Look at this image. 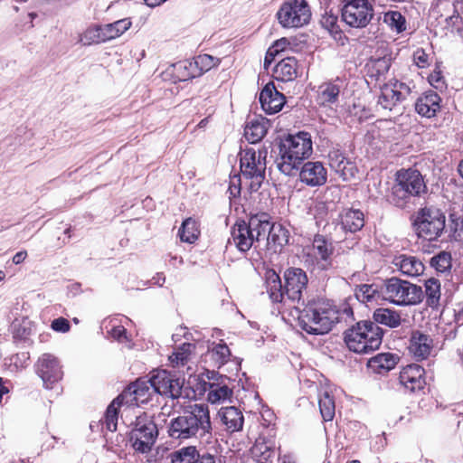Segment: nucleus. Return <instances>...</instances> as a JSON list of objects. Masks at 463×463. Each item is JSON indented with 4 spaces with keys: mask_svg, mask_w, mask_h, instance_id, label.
I'll return each instance as SVG.
<instances>
[{
    "mask_svg": "<svg viewBox=\"0 0 463 463\" xmlns=\"http://www.w3.org/2000/svg\"><path fill=\"white\" fill-rule=\"evenodd\" d=\"M382 329L372 321H360L345 332V342L350 351L368 354L382 344Z\"/></svg>",
    "mask_w": 463,
    "mask_h": 463,
    "instance_id": "7ed1b4c3",
    "label": "nucleus"
},
{
    "mask_svg": "<svg viewBox=\"0 0 463 463\" xmlns=\"http://www.w3.org/2000/svg\"><path fill=\"white\" fill-rule=\"evenodd\" d=\"M228 378L219 376L221 382H213L209 383L207 399L211 403H219L229 399L232 394V390L224 383Z\"/></svg>",
    "mask_w": 463,
    "mask_h": 463,
    "instance_id": "2f4dec72",
    "label": "nucleus"
},
{
    "mask_svg": "<svg viewBox=\"0 0 463 463\" xmlns=\"http://www.w3.org/2000/svg\"><path fill=\"white\" fill-rule=\"evenodd\" d=\"M445 221L446 217L440 210L424 207L417 212L413 226L419 238L431 241L442 234Z\"/></svg>",
    "mask_w": 463,
    "mask_h": 463,
    "instance_id": "0eeeda50",
    "label": "nucleus"
},
{
    "mask_svg": "<svg viewBox=\"0 0 463 463\" xmlns=\"http://www.w3.org/2000/svg\"><path fill=\"white\" fill-rule=\"evenodd\" d=\"M124 402L118 396L113 402L109 405L105 417H104V424L108 430L116 431L118 425V409L120 405H123Z\"/></svg>",
    "mask_w": 463,
    "mask_h": 463,
    "instance_id": "c03bdc74",
    "label": "nucleus"
},
{
    "mask_svg": "<svg viewBox=\"0 0 463 463\" xmlns=\"http://www.w3.org/2000/svg\"><path fill=\"white\" fill-rule=\"evenodd\" d=\"M131 24V21L128 18H125L111 24L101 25L105 43L121 36L130 28Z\"/></svg>",
    "mask_w": 463,
    "mask_h": 463,
    "instance_id": "4c0bfd02",
    "label": "nucleus"
},
{
    "mask_svg": "<svg viewBox=\"0 0 463 463\" xmlns=\"http://www.w3.org/2000/svg\"><path fill=\"white\" fill-rule=\"evenodd\" d=\"M260 102L267 114H275L282 109L285 97L277 90L273 82H269L260 93Z\"/></svg>",
    "mask_w": 463,
    "mask_h": 463,
    "instance_id": "412c9836",
    "label": "nucleus"
},
{
    "mask_svg": "<svg viewBox=\"0 0 463 463\" xmlns=\"http://www.w3.org/2000/svg\"><path fill=\"white\" fill-rule=\"evenodd\" d=\"M219 63L220 59L209 54H201L195 58L194 64L199 69V73L201 74L208 71L213 67L218 66Z\"/></svg>",
    "mask_w": 463,
    "mask_h": 463,
    "instance_id": "8fccbe9b",
    "label": "nucleus"
},
{
    "mask_svg": "<svg viewBox=\"0 0 463 463\" xmlns=\"http://www.w3.org/2000/svg\"><path fill=\"white\" fill-rule=\"evenodd\" d=\"M459 19V16L458 14H452L446 18V22L448 24H454Z\"/></svg>",
    "mask_w": 463,
    "mask_h": 463,
    "instance_id": "69168bd1",
    "label": "nucleus"
},
{
    "mask_svg": "<svg viewBox=\"0 0 463 463\" xmlns=\"http://www.w3.org/2000/svg\"><path fill=\"white\" fill-rule=\"evenodd\" d=\"M304 160L298 157L284 148L279 146V153L276 159V165L279 172L286 175L293 176L296 175L299 170L300 166L303 165Z\"/></svg>",
    "mask_w": 463,
    "mask_h": 463,
    "instance_id": "bb28decb",
    "label": "nucleus"
},
{
    "mask_svg": "<svg viewBox=\"0 0 463 463\" xmlns=\"http://www.w3.org/2000/svg\"><path fill=\"white\" fill-rule=\"evenodd\" d=\"M52 328L56 332L66 333L70 330L69 321L63 317H59L52 322Z\"/></svg>",
    "mask_w": 463,
    "mask_h": 463,
    "instance_id": "864d4df0",
    "label": "nucleus"
},
{
    "mask_svg": "<svg viewBox=\"0 0 463 463\" xmlns=\"http://www.w3.org/2000/svg\"><path fill=\"white\" fill-rule=\"evenodd\" d=\"M383 22L397 33H400L406 29L405 17L397 11H390L385 13Z\"/></svg>",
    "mask_w": 463,
    "mask_h": 463,
    "instance_id": "de8ad7c7",
    "label": "nucleus"
},
{
    "mask_svg": "<svg viewBox=\"0 0 463 463\" xmlns=\"http://www.w3.org/2000/svg\"><path fill=\"white\" fill-rule=\"evenodd\" d=\"M207 122H208V118H203V119H202V120L199 122L198 127H199V128H204V127L206 126Z\"/></svg>",
    "mask_w": 463,
    "mask_h": 463,
    "instance_id": "338daca9",
    "label": "nucleus"
},
{
    "mask_svg": "<svg viewBox=\"0 0 463 463\" xmlns=\"http://www.w3.org/2000/svg\"><path fill=\"white\" fill-rule=\"evenodd\" d=\"M150 380L155 392L172 399H178L182 394L184 379L176 377L166 370L156 371Z\"/></svg>",
    "mask_w": 463,
    "mask_h": 463,
    "instance_id": "4468645a",
    "label": "nucleus"
},
{
    "mask_svg": "<svg viewBox=\"0 0 463 463\" xmlns=\"http://www.w3.org/2000/svg\"><path fill=\"white\" fill-rule=\"evenodd\" d=\"M166 0H145L146 4L150 7H156Z\"/></svg>",
    "mask_w": 463,
    "mask_h": 463,
    "instance_id": "0e129e2a",
    "label": "nucleus"
},
{
    "mask_svg": "<svg viewBox=\"0 0 463 463\" xmlns=\"http://www.w3.org/2000/svg\"><path fill=\"white\" fill-rule=\"evenodd\" d=\"M277 17L283 27L297 28L309 22L311 13L305 0H288L278 11Z\"/></svg>",
    "mask_w": 463,
    "mask_h": 463,
    "instance_id": "9b49d317",
    "label": "nucleus"
},
{
    "mask_svg": "<svg viewBox=\"0 0 463 463\" xmlns=\"http://www.w3.org/2000/svg\"><path fill=\"white\" fill-rule=\"evenodd\" d=\"M334 246L321 234L315 235L312 244L304 248L305 263L312 271L327 270L332 267Z\"/></svg>",
    "mask_w": 463,
    "mask_h": 463,
    "instance_id": "1a4fd4ad",
    "label": "nucleus"
},
{
    "mask_svg": "<svg viewBox=\"0 0 463 463\" xmlns=\"http://www.w3.org/2000/svg\"><path fill=\"white\" fill-rule=\"evenodd\" d=\"M329 165L344 181L351 180L355 176L357 168L339 150H333L328 154Z\"/></svg>",
    "mask_w": 463,
    "mask_h": 463,
    "instance_id": "4be33fe9",
    "label": "nucleus"
},
{
    "mask_svg": "<svg viewBox=\"0 0 463 463\" xmlns=\"http://www.w3.org/2000/svg\"><path fill=\"white\" fill-rule=\"evenodd\" d=\"M432 339L419 331L414 332L411 337L410 351L418 359L427 358L432 349Z\"/></svg>",
    "mask_w": 463,
    "mask_h": 463,
    "instance_id": "7c9ffc66",
    "label": "nucleus"
},
{
    "mask_svg": "<svg viewBox=\"0 0 463 463\" xmlns=\"http://www.w3.org/2000/svg\"><path fill=\"white\" fill-rule=\"evenodd\" d=\"M342 19L351 27L364 28L373 17V8L368 0H345Z\"/></svg>",
    "mask_w": 463,
    "mask_h": 463,
    "instance_id": "f8f14e48",
    "label": "nucleus"
},
{
    "mask_svg": "<svg viewBox=\"0 0 463 463\" xmlns=\"http://www.w3.org/2000/svg\"><path fill=\"white\" fill-rule=\"evenodd\" d=\"M194 463H216L215 457L210 453L200 454L198 452V457Z\"/></svg>",
    "mask_w": 463,
    "mask_h": 463,
    "instance_id": "13d9d810",
    "label": "nucleus"
},
{
    "mask_svg": "<svg viewBox=\"0 0 463 463\" xmlns=\"http://www.w3.org/2000/svg\"><path fill=\"white\" fill-rule=\"evenodd\" d=\"M266 287L269 298L273 302H281L285 292L282 290V284L279 276L273 270L266 272Z\"/></svg>",
    "mask_w": 463,
    "mask_h": 463,
    "instance_id": "e433bc0d",
    "label": "nucleus"
},
{
    "mask_svg": "<svg viewBox=\"0 0 463 463\" xmlns=\"http://www.w3.org/2000/svg\"><path fill=\"white\" fill-rule=\"evenodd\" d=\"M429 81L436 89H440L444 85L441 73L436 71L430 74Z\"/></svg>",
    "mask_w": 463,
    "mask_h": 463,
    "instance_id": "5fc2aeb1",
    "label": "nucleus"
},
{
    "mask_svg": "<svg viewBox=\"0 0 463 463\" xmlns=\"http://www.w3.org/2000/svg\"><path fill=\"white\" fill-rule=\"evenodd\" d=\"M219 376L220 375L214 371H207L206 373V377L213 382H221V380H218Z\"/></svg>",
    "mask_w": 463,
    "mask_h": 463,
    "instance_id": "e2e57ef3",
    "label": "nucleus"
},
{
    "mask_svg": "<svg viewBox=\"0 0 463 463\" xmlns=\"http://www.w3.org/2000/svg\"><path fill=\"white\" fill-rule=\"evenodd\" d=\"M299 311L298 320L299 326L311 335H324L328 333L334 324L342 319L351 317V307L344 305L338 310L329 301L325 299H311Z\"/></svg>",
    "mask_w": 463,
    "mask_h": 463,
    "instance_id": "f257e3e1",
    "label": "nucleus"
},
{
    "mask_svg": "<svg viewBox=\"0 0 463 463\" xmlns=\"http://www.w3.org/2000/svg\"><path fill=\"white\" fill-rule=\"evenodd\" d=\"M269 121L262 117L254 116L247 120L244 128V137L250 143L260 141L269 128Z\"/></svg>",
    "mask_w": 463,
    "mask_h": 463,
    "instance_id": "cd10ccee",
    "label": "nucleus"
},
{
    "mask_svg": "<svg viewBox=\"0 0 463 463\" xmlns=\"http://www.w3.org/2000/svg\"><path fill=\"white\" fill-rule=\"evenodd\" d=\"M178 234L182 241L194 243L200 234L196 221L192 218L185 219L179 229Z\"/></svg>",
    "mask_w": 463,
    "mask_h": 463,
    "instance_id": "a19ab883",
    "label": "nucleus"
},
{
    "mask_svg": "<svg viewBox=\"0 0 463 463\" xmlns=\"http://www.w3.org/2000/svg\"><path fill=\"white\" fill-rule=\"evenodd\" d=\"M340 87L332 82H325L319 86L317 101L319 105L326 107L338 100Z\"/></svg>",
    "mask_w": 463,
    "mask_h": 463,
    "instance_id": "c9c22d12",
    "label": "nucleus"
},
{
    "mask_svg": "<svg viewBox=\"0 0 463 463\" xmlns=\"http://www.w3.org/2000/svg\"><path fill=\"white\" fill-rule=\"evenodd\" d=\"M235 181L240 183L241 182L240 177L235 175L231 181L232 184L229 187V191H230L231 195H232V196H236L237 194H239L240 189H241L240 184H236Z\"/></svg>",
    "mask_w": 463,
    "mask_h": 463,
    "instance_id": "bf43d9fd",
    "label": "nucleus"
},
{
    "mask_svg": "<svg viewBox=\"0 0 463 463\" xmlns=\"http://www.w3.org/2000/svg\"><path fill=\"white\" fill-rule=\"evenodd\" d=\"M426 303L429 307L436 308L439 305L440 300V282L434 278H430L424 282Z\"/></svg>",
    "mask_w": 463,
    "mask_h": 463,
    "instance_id": "58836bf2",
    "label": "nucleus"
},
{
    "mask_svg": "<svg viewBox=\"0 0 463 463\" xmlns=\"http://www.w3.org/2000/svg\"><path fill=\"white\" fill-rule=\"evenodd\" d=\"M413 60L419 68H425L429 65V56L422 49L414 52Z\"/></svg>",
    "mask_w": 463,
    "mask_h": 463,
    "instance_id": "603ef678",
    "label": "nucleus"
},
{
    "mask_svg": "<svg viewBox=\"0 0 463 463\" xmlns=\"http://www.w3.org/2000/svg\"><path fill=\"white\" fill-rule=\"evenodd\" d=\"M458 173L460 174V175L462 176L463 178V161H461L458 165Z\"/></svg>",
    "mask_w": 463,
    "mask_h": 463,
    "instance_id": "774afa93",
    "label": "nucleus"
},
{
    "mask_svg": "<svg viewBox=\"0 0 463 463\" xmlns=\"http://www.w3.org/2000/svg\"><path fill=\"white\" fill-rule=\"evenodd\" d=\"M284 279L285 295L292 301L299 302L308 282L306 272L299 268H289L285 271Z\"/></svg>",
    "mask_w": 463,
    "mask_h": 463,
    "instance_id": "f3484780",
    "label": "nucleus"
},
{
    "mask_svg": "<svg viewBox=\"0 0 463 463\" xmlns=\"http://www.w3.org/2000/svg\"><path fill=\"white\" fill-rule=\"evenodd\" d=\"M354 295L358 301L369 304L377 300L379 291L373 285L363 284L355 288Z\"/></svg>",
    "mask_w": 463,
    "mask_h": 463,
    "instance_id": "49530a36",
    "label": "nucleus"
},
{
    "mask_svg": "<svg viewBox=\"0 0 463 463\" xmlns=\"http://www.w3.org/2000/svg\"><path fill=\"white\" fill-rule=\"evenodd\" d=\"M260 218L263 225L267 224L262 241L266 240L268 244L283 246L288 241V231L280 224H274L269 222V216L265 213H260Z\"/></svg>",
    "mask_w": 463,
    "mask_h": 463,
    "instance_id": "393cba45",
    "label": "nucleus"
},
{
    "mask_svg": "<svg viewBox=\"0 0 463 463\" xmlns=\"http://www.w3.org/2000/svg\"><path fill=\"white\" fill-rule=\"evenodd\" d=\"M397 362V355L390 353H382L368 361V367L374 373H383L393 369Z\"/></svg>",
    "mask_w": 463,
    "mask_h": 463,
    "instance_id": "72a5a7b5",
    "label": "nucleus"
},
{
    "mask_svg": "<svg viewBox=\"0 0 463 463\" xmlns=\"http://www.w3.org/2000/svg\"><path fill=\"white\" fill-rule=\"evenodd\" d=\"M411 93L410 87L397 80H390L381 88L377 107L391 111L398 103L403 101Z\"/></svg>",
    "mask_w": 463,
    "mask_h": 463,
    "instance_id": "2eb2a0df",
    "label": "nucleus"
},
{
    "mask_svg": "<svg viewBox=\"0 0 463 463\" xmlns=\"http://www.w3.org/2000/svg\"><path fill=\"white\" fill-rule=\"evenodd\" d=\"M441 99L438 93L430 90L419 97L415 102V110L426 118L434 117L440 109Z\"/></svg>",
    "mask_w": 463,
    "mask_h": 463,
    "instance_id": "a878e982",
    "label": "nucleus"
},
{
    "mask_svg": "<svg viewBox=\"0 0 463 463\" xmlns=\"http://www.w3.org/2000/svg\"><path fill=\"white\" fill-rule=\"evenodd\" d=\"M373 317L376 325L382 324L390 328H396L402 324L401 313L391 308H377L374 310Z\"/></svg>",
    "mask_w": 463,
    "mask_h": 463,
    "instance_id": "f704fd0d",
    "label": "nucleus"
},
{
    "mask_svg": "<svg viewBox=\"0 0 463 463\" xmlns=\"http://www.w3.org/2000/svg\"><path fill=\"white\" fill-rule=\"evenodd\" d=\"M427 190L421 174L415 169H402L396 173L390 201L399 208H405L411 197L420 196Z\"/></svg>",
    "mask_w": 463,
    "mask_h": 463,
    "instance_id": "20e7f679",
    "label": "nucleus"
},
{
    "mask_svg": "<svg viewBox=\"0 0 463 463\" xmlns=\"http://www.w3.org/2000/svg\"><path fill=\"white\" fill-rule=\"evenodd\" d=\"M392 264L402 275L408 277H417L424 271V265L422 261L412 255H396L393 257Z\"/></svg>",
    "mask_w": 463,
    "mask_h": 463,
    "instance_id": "5701e85b",
    "label": "nucleus"
},
{
    "mask_svg": "<svg viewBox=\"0 0 463 463\" xmlns=\"http://www.w3.org/2000/svg\"><path fill=\"white\" fill-rule=\"evenodd\" d=\"M423 373L424 369L420 365L410 364L400 373V383L411 392L420 390L425 383Z\"/></svg>",
    "mask_w": 463,
    "mask_h": 463,
    "instance_id": "b1692460",
    "label": "nucleus"
},
{
    "mask_svg": "<svg viewBox=\"0 0 463 463\" xmlns=\"http://www.w3.org/2000/svg\"><path fill=\"white\" fill-rule=\"evenodd\" d=\"M257 463H275L279 460V450L273 439L259 437L250 449Z\"/></svg>",
    "mask_w": 463,
    "mask_h": 463,
    "instance_id": "aec40b11",
    "label": "nucleus"
},
{
    "mask_svg": "<svg viewBox=\"0 0 463 463\" xmlns=\"http://www.w3.org/2000/svg\"><path fill=\"white\" fill-rule=\"evenodd\" d=\"M319 409L325 420H332L335 416V402L328 392H325L319 398Z\"/></svg>",
    "mask_w": 463,
    "mask_h": 463,
    "instance_id": "09e8293b",
    "label": "nucleus"
},
{
    "mask_svg": "<svg viewBox=\"0 0 463 463\" xmlns=\"http://www.w3.org/2000/svg\"><path fill=\"white\" fill-rule=\"evenodd\" d=\"M279 146L302 160L308 158L313 152L311 136L307 132L288 136Z\"/></svg>",
    "mask_w": 463,
    "mask_h": 463,
    "instance_id": "a211bd4d",
    "label": "nucleus"
},
{
    "mask_svg": "<svg viewBox=\"0 0 463 463\" xmlns=\"http://www.w3.org/2000/svg\"><path fill=\"white\" fill-rule=\"evenodd\" d=\"M34 368L46 389H52L63 377L60 361L52 354H43L35 363Z\"/></svg>",
    "mask_w": 463,
    "mask_h": 463,
    "instance_id": "ddd939ff",
    "label": "nucleus"
},
{
    "mask_svg": "<svg viewBox=\"0 0 463 463\" xmlns=\"http://www.w3.org/2000/svg\"><path fill=\"white\" fill-rule=\"evenodd\" d=\"M26 257L27 252L25 250H21L13 257V262L16 265L20 264L25 260Z\"/></svg>",
    "mask_w": 463,
    "mask_h": 463,
    "instance_id": "680f3d73",
    "label": "nucleus"
},
{
    "mask_svg": "<svg viewBox=\"0 0 463 463\" xmlns=\"http://www.w3.org/2000/svg\"><path fill=\"white\" fill-rule=\"evenodd\" d=\"M289 45V42L287 38H280L279 40L276 41L271 46L270 49H274L276 51L277 55H279L280 52L287 50L288 46Z\"/></svg>",
    "mask_w": 463,
    "mask_h": 463,
    "instance_id": "6e6d98bb",
    "label": "nucleus"
},
{
    "mask_svg": "<svg viewBox=\"0 0 463 463\" xmlns=\"http://www.w3.org/2000/svg\"><path fill=\"white\" fill-rule=\"evenodd\" d=\"M298 76V61L294 57L282 59L273 70L275 80L288 82L294 80Z\"/></svg>",
    "mask_w": 463,
    "mask_h": 463,
    "instance_id": "c756f323",
    "label": "nucleus"
},
{
    "mask_svg": "<svg viewBox=\"0 0 463 463\" xmlns=\"http://www.w3.org/2000/svg\"><path fill=\"white\" fill-rule=\"evenodd\" d=\"M340 218L342 228L350 232L360 231L364 225V215L360 210H344Z\"/></svg>",
    "mask_w": 463,
    "mask_h": 463,
    "instance_id": "473e14b6",
    "label": "nucleus"
},
{
    "mask_svg": "<svg viewBox=\"0 0 463 463\" xmlns=\"http://www.w3.org/2000/svg\"><path fill=\"white\" fill-rule=\"evenodd\" d=\"M83 45L99 44L105 43L101 25L94 24L88 27L80 36Z\"/></svg>",
    "mask_w": 463,
    "mask_h": 463,
    "instance_id": "37998d69",
    "label": "nucleus"
},
{
    "mask_svg": "<svg viewBox=\"0 0 463 463\" xmlns=\"http://www.w3.org/2000/svg\"><path fill=\"white\" fill-rule=\"evenodd\" d=\"M431 266L439 272H445L451 267V256L449 252L441 251L430 260Z\"/></svg>",
    "mask_w": 463,
    "mask_h": 463,
    "instance_id": "3c124183",
    "label": "nucleus"
},
{
    "mask_svg": "<svg viewBox=\"0 0 463 463\" xmlns=\"http://www.w3.org/2000/svg\"><path fill=\"white\" fill-rule=\"evenodd\" d=\"M209 355L214 362V364L220 368L229 361L231 351L226 344L220 343L209 350Z\"/></svg>",
    "mask_w": 463,
    "mask_h": 463,
    "instance_id": "a18cd8bd",
    "label": "nucleus"
},
{
    "mask_svg": "<svg viewBox=\"0 0 463 463\" xmlns=\"http://www.w3.org/2000/svg\"><path fill=\"white\" fill-rule=\"evenodd\" d=\"M266 157L265 149L248 148L241 153V173L253 192L259 190L265 180Z\"/></svg>",
    "mask_w": 463,
    "mask_h": 463,
    "instance_id": "423d86ee",
    "label": "nucleus"
},
{
    "mask_svg": "<svg viewBox=\"0 0 463 463\" xmlns=\"http://www.w3.org/2000/svg\"><path fill=\"white\" fill-rule=\"evenodd\" d=\"M298 174L299 180L310 187L321 186L327 180V171L319 161L304 163Z\"/></svg>",
    "mask_w": 463,
    "mask_h": 463,
    "instance_id": "6ab92c4d",
    "label": "nucleus"
},
{
    "mask_svg": "<svg viewBox=\"0 0 463 463\" xmlns=\"http://www.w3.org/2000/svg\"><path fill=\"white\" fill-rule=\"evenodd\" d=\"M111 337L118 341L126 338V329L123 326H113L109 332Z\"/></svg>",
    "mask_w": 463,
    "mask_h": 463,
    "instance_id": "4d7b16f0",
    "label": "nucleus"
},
{
    "mask_svg": "<svg viewBox=\"0 0 463 463\" xmlns=\"http://www.w3.org/2000/svg\"><path fill=\"white\" fill-rule=\"evenodd\" d=\"M197 457L198 450L194 446L183 447L168 456L171 463H194Z\"/></svg>",
    "mask_w": 463,
    "mask_h": 463,
    "instance_id": "79ce46f5",
    "label": "nucleus"
},
{
    "mask_svg": "<svg viewBox=\"0 0 463 463\" xmlns=\"http://www.w3.org/2000/svg\"><path fill=\"white\" fill-rule=\"evenodd\" d=\"M277 56L276 51L274 49H268L265 59H264V68L268 69L269 66L272 63L273 60Z\"/></svg>",
    "mask_w": 463,
    "mask_h": 463,
    "instance_id": "052dcab7",
    "label": "nucleus"
},
{
    "mask_svg": "<svg viewBox=\"0 0 463 463\" xmlns=\"http://www.w3.org/2000/svg\"><path fill=\"white\" fill-rule=\"evenodd\" d=\"M221 421L229 432L240 431L242 430L244 417L242 412L234 406L223 407L219 411Z\"/></svg>",
    "mask_w": 463,
    "mask_h": 463,
    "instance_id": "c85d7f7f",
    "label": "nucleus"
},
{
    "mask_svg": "<svg viewBox=\"0 0 463 463\" xmlns=\"http://www.w3.org/2000/svg\"><path fill=\"white\" fill-rule=\"evenodd\" d=\"M135 422V427L130 432L132 447L138 452L147 453L151 450L158 434L156 425L146 413L137 416Z\"/></svg>",
    "mask_w": 463,
    "mask_h": 463,
    "instance_id": "9d476101",
    "label": "nucleus"
},
{
    "mask_svg": "<svg viewBox=\"0 0 463 463\" xmlns=\"http://www.w3.org/2000/svg\"><path fill=\"white\" fill-rule=\"evenodd\" d=\"M154 392L150 379L137 380L128 385L118 397L128 406H138L147 402Z\"/></svg>",
    "mask_w": 463,
    "mask_h": 463,
    "instance_id": "dca6fc26",
    "label": "nucleus"
},
{
    "mask_svg": "<svg viewBox=\"0 0 463 463\" xmlns=\"http://www.w3.org/2000/svg\"><path fill=\"white\" fill-rule=\"evenodd\" d=\"M260 218V213L251 215L249 222H236L232 230V238L235 246L241 251H248L255 243L263 239L267 224Z\"/></svg>",
    "mask_w": 463,
    "mask_h": 463,
    "instance_id": "6e6552de",
    "label": "nucleus"
},
{
    "mask_svg": "<svg viewBox=\"0 0 463 463\" xmlns=\"http://www.w3.org/2000/svg\"><path fill=\"white\" fill-rule=\"evenodd\" d=\"M194 350V345L191 343H184L175 349L169 356V361L173 367L184 366L191 359Z\"/></svg>",
    "mask_w": 463,
    "mask_h": 463,
    "instance_id": "ea45409f",
    "label": "nucleus"
},
{
    "mask_svg": "<svg viewBox=\"0 0 463 463\" xmlns=\"http://www.w3.org/2000/svg\"><path fill=\"white\" fill-rule=\"evenodd\" d=\"M381 294L384 300L399 307L416 306L424 298L420 286L396 277L383 282Z\"/></svg>",
    "mask_w": 463,
    "mask_h": 463,
    "instance_id": "39448f33",
    "label": "nucleus"
},
{
    "mask_svg": "<svg viewBox=\"0 0 463 463\" xmlns=\"http://www.w3.org/2000/svg\"><path fill=\"white\" fill-rule=\"evenodd\" d=\"M167 432L172 439L179 440L210 438L212 423L208 406L203 403L189 405L183 414L171 419Z\"/></svg>",
    "mask_w": 463,
    "mask_h": 463,
    "instance_id": "f03ea898",
    "label": "nucleus"
}]
</instances>
